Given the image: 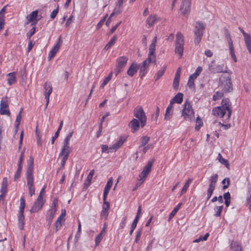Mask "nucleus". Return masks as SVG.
Here are the masks:
<instances>
[{
	"mask_svg": "<svg viewBox=\"0 0 251 251\" xmlns=\"http://www.w3.org/2000/svg\"><path fill=\"white\" fill-rule=\"evenodd\" d=\"M71 152V148L69 145L63 144V148L60 153L59 154V157H62V155L69 156Z\"/></svg>",
	"mask_w": 251,
	"mask_h": 251,
	"instance_id": "23",
	"label": "nucleus"
},
{
	"mask_svg": "<svg viewBox=\"0 0 251 251\" xmlns=\"http://www.w3.org/2000/svg\"><path fill=\"white\" fill-rule=\"evenodd\" d=\"M22 169V167H18L17 171L14 175V180H16L17 179H18L20 177Z\"/></svg>",
	"mask_w": 251,
	"mask_h": 251,
	"instance_id": "47",
	"label": "nucleus"
},
{
	"mask_svg": "<svg viewBox=\"0 0 251 251\" xmlns=\"http://www.w3.org/2000/svg\"><path fill=\"white\" fill-rule=\"evenodd\" d=\"M94 173H95L94 170H92L90 171L88 176H87V180L84 184L86 188L88 187L89 186V185L90 184L91 181V179L92 178L93 175H94Z\"/></svg>",
	"mask_w": 251,
	"mask_h": 251,
	"instance_id": "34",
	"label": "nucleus"
},
{
	"mask_svg": "<svg viewBox=\"0 0 251 251\" xmlns=\"http://www.w3.org/2000/svg\"><path fill=\"white\" fill-rule=\"evenodd\" d=\"M128 59L126 56H121L117 59V65L115 69L116 75L122 71V69L126 66Z\"/></svg>",
	"mask_w": 251,
	"mask_h": 251,
	"instance_id": "11",
	"label": "nucleus"
},
{
	"mask_svg": "<svg viewBox=\"0 0 251 251\" xmlns=\"http://www.w3.org/2000/svg\"><path fill=\"white\" fill-rule=\"evenodd\" d=\"M147 69L141 66L140 73H139V76L141 78H142L143 77V76H144L145 75H146V74L147 73Z\"/></svg>",
	"mask_w": 251,
	"mask_h": 251,
	"instance_id": "49",
	"label": "nucleus"
},
{
	"mask_svg": "<svg viewBox=\"0 0 251 251\" xmlns=\"http://www.w3.org/2000/svg\"><path fill=\"white\" fill-rule=\"evenodd\" d=\"M7 81L8 84L11 85L14 83L16 81V73L15 72L10 73L7 74Z\"/></svg>",
	"mask_w": 251,
	"mask_h": 251,
	"instance_id": "24",
	"label": "nucleus"
},
{
	"mask_svg": "<svg viewBox=\"0 0 251 251\" xmlns=\"http://www.w3.org/2000/svg\"><path fill=\"white\" fill-rule=\"evenodd\" d=\"M240 31L243 34L244 37L245 42L247 47V48H251V35L245 32V31L241 28L239 27Z\"/></svg>",
	"mask_w": 251,
	"mask_h": 251,
	"instance_id": "16",
	"label": "nucleus"
},
{
	"mask_svg": "<svg viewBox=\"0 0 251 251\" xmlns=\"http://www.w3.org/2000/svg\"><path fill=\"white\" fill-rule=\"evenodd\" d=\"M140 67V65L132 63L129 67L127 74L130 76H133L136 74Z\"/></svg>",
	"mask_w": 251,
	"mask_h": 251,
	"instance_id": "20",
	"label": "nucleus"
},
{
	"mask_svg": "<svg viewBox=\"0 0 251 251\" xmlns=\"http://www.w3.org/2000/svg\"><path fill=\"white\" fill-rule=\"evenodd\" d=\"M226 111H227L226 109L221 106L215 107L212 110L214 115L218 116L222 118L225 115Z\"/></svg>",
	"mask_w": 251,
	"mask_h": 251,
	"instance_id": "19",
	"label": "nucleus"
},
{
	"mask_svg": "<svg viewBox=\"0 0 251 251\" xmlns=\"http://www.w3.org/2000/svg\"><path fill=\"white\" fill-rule=\"evenodd\" d=\"M134 116L140 120L141 126L143 127L146 124L147 118L142 107H140L134 111Z\"/></svg>",
	"mask_w": 251,
	"mask_h": 251,
	"instance_id": "8",
	"label": "nucleus"
},
{
	"mask_svg": "<svg viewBox=\"0 0 251 251\" xmlns=\"http://www.w3.org/2000/svg\"><path fill=\"white\" fill-rule=\"evenodd\" d=\"M172 116V113L171 112L170 110H166L165 114V119L166 120H169Z\"/></svg>",
	"mask_w": 251,
	"mask_h": 251,
	"instance_id": "56",
	"label": "nucleus"
},
{
	"mask_svg": "<svg viewBox=\"0 0 251 251\" xmlns=\"http://www.w3.org/2000/svg\"><path fill=\"white\" fill-rule=\"evenodd\" d=\"M59 6L58 5L57 8L54 9L50 14V18L53 19H54L57 15L58 12Z\"/></svg>",
	"mask_w": 251,
	"mask_h": 251,
	"instance_id": "52",
	"label": "nucleus"
},
{
	"mask_svg": "<svg viewBox=\"0 0 251 251\" xmlns=\"http://www.w3.org/2000/svg\"><path fill=\"white\" fill-rule=\"evenodd\" d=\"M44 191V189H42L40 191L37 200L34 202L33 205L30 210V212L31 213L37 212L42 208L45 202V201L44 200L42 196V194Z\"/></svg>",
	"mask_w": 251,
	"mask_h": 251,
	"instance_id": "6",
	"label": "nucleus"
},
{
	"mask_svg": "<svg viewBox=\"0 0 251 251\" xmlns=\"http://www.w3.org/2000/svg\"><path fill=\"white\" fill-rule=\"evenodd\" d=\"M117 39V36L116 35H114L113 37L111 39L109 42L105 45L104 49L105 50H108L110 49L115 43L116 40Z\"/></svg>",
	"mask_w": 251,
	"mask_h": 251,
	"instance_id": "31",
	"label": "nucleus"
},
{
	"mask_svg": "<svg viewBox=\"0 0 251 251\" xmlns=\"http://www.w3.org/2000/svg\"><path fill=\"white\" fill-rule=\"evenodd\" d=\"M191 0H182L180 10L181 14L183 16L188 15L190 12Z\"/></svg>",
	"mask_w": 251,
	"mask_h": 251,
	"instance_id": "12",
	"label": "nucleus"
},
{
	"mask_svg": "<svg viewBox=\"0 0 251 251\" xmlns=\"http://www.w3.org/2000/svg\"><path fill=\"white\" fill-rule=\"evenodd\" d=\"M73 133H74L73 131H71L69 133V134L65 138V139L63 142V144L69 145V141H70L71 137H72Z\"/></svg>",
	"mask_w": 251,
	"mask_h": 251,
	"instance_id": "45",
	"label": "nucleus"
},
{
	"mask_svg": "<svg viewBox=\"0 0 251 251\" xmlns=\"http://www.w3.org/2000/svg\"><path fill=\"white\" fill-rule=\"evenodd\" d=\"M65 215V211L64 213L62 212L61 214L58 217L55 222V231L57 232L62 226V222L64 221V216Z\"/></svg>",
	"mask_w": 251,
	"mask_h": 251,
	"instance_id": "21",
	"label": "nucleus"
},
{
	"mask_svg": "<svg viewBox=\"0 0 251 251\" xmlns=\"http://www.w3.org/2000/svg\"><path fill=\"white\" fill-rule=\"evenodd\" d=\"M113 185V178L110 177L108 179V181L104 188H111Z\"/></svg>",
	"mask_w": 251,
	"mask_h": 251,
	"instance_id": "60",
	"label": "nucleus"
},
{
	"mask_svg": "<svg viewBox=\"0 0 251 251\" xmlns=\"http://www.w3.org/2000/svg\"><path fill=\"white\" fill-rule=\"evenodd\" d=\"M167 68L166 66H164L162 69L159 70L155 75L154 78L155 80L159 79L165 73L166 69Z\"/></svg>",
	"mask_w": 251,
	"mask_h": 251,
	"instance_id": "33",
	"label": "nucleus"
},
{
	"mask_svg": "<svg viewBox=\"0 0 251 251\" xmlns=\"http://www.w3.org/2000/svg\"><path fill=\"white\" fill-rule=\"evenodd\" d=\"M156 15H151L146 20V23L149 25L148 27H151L154 25L156 20Z\"/></svg>",
	"mask_w": 251,
	"mask_h": 251,
	"instance_id": "27",
	"label": "nucleus"
},
{
	"mask_svg": "<svg viewBox=\"0 0 251 251\" xmlns=\"http://www.w3.org/2000/svg\"><path fill=\"white\" fill-rule=\"evenodd\" d=\"M179 79H174L173 87L174 89H175V90L178 89V86H179Z\"/></svg>",
	"mask_w": 251,
	"mask_h": 251,
	"instance_id": "59",
	"label": "nucleus"
},
{
	"mask_svg": "<svg viewBox=\"0 0 251 251\" xmlns=\"http://www.w3.org/2000/svg\"><path fill=\"white\" fill-rule=\"evenodd\" d=\"M155 47L156 45L151 44L149 47V53H150V54H155Z\"/></svg>",
	"mask_w": 251,
	"mask_h": 251,
	"instance_id": "55",
	"label": "nucleus"
},
{
	"mask_svg": "<svg viewBox=\"0 0 251 251\" xmlns=\"http://www.w3.org/2000/svg\"><path fill=\"white\" fill-rule=\"evenodd\" d=\"M231 248L233 251H243L241 247L235 242L231 244Z\"/></svg>",
	"mask_w": 251,
	"mask_h": 251,
	"instance_id": "39",
	"label": "nucleus"
},
{
	"mask_svg": "<svg viewBox=\"0 0 251 251\" xmlns=\"http://www.w3.org/2000/svg\"><path fill=\"white\" fill-rule=\"evenodd\" d=\"M26 177L27 184L28 188H32L34 187V178L33 176V172L26 171Z\"/></svg>",
	"mask_w": 251,
	"mask_h": 251,
	"instance_id": "17",
	"label": "nucleus"
},
{
	"mask_svg": "<svg viewBox=\"0 0 251 251\" xmlns=\"http://www.w3.org/2000/svg\"><path fill=\"white\" fill-rule=\"evenodd\" d=\"M218 159H219V161L220 163H221L222 164L225 165L226 166V167L228 169H229V163L228 162V161H227V160L225 159V158H223L222 157V156L221 155V153H219L218 154Z\"/></svg>",
	"mask_w": 251,
	"mask_h": 251,
	"instance_id": "32",
	"label": "nucleus"
},
{
	"mask_svg": "<svg viewBox=\"0 0 251 251\" xmlns=\"http://www.w3.org/2000/svg\"><path fill=\"white\" fill-rule=\"evenodd\" d=\"M218 177V176L217 174H215L211 176L209 188H215Z\"/></svg>",
	"mask_w": 251,
	"mask_h": 251,
	"instance_id": "28",
	"label": "nucleus"
},
{
	"mask_svg": "<svg viewBox=\"0 0 251 251\" xmlns=\"http://www.w3.org/2000/svg\"><path fill=\"white\" fill-rule=\"evenodd\" d=\"M222 182L224 184L223 188H227L229 184L230 180L228 178H225Z\"/></svg>",
	"mask_w": 251,
	"mask_h": 251,
	"instance_id": "51",
	"label": "nucleus"
},
{
	"mask_svg": "<svg viewBox=\"0 0 251 251\" xmlns=\"http://www.w3.org/2000/svg\"><path fill=\"white\" fill-rule=\"evenodd\" d=\"M45 90V98L46 100L45 108H47L49 103L50 96L52 92V88L50 83L46 82L44 85Z\"/></svg>",
	"mask_w": 251,
	"mask_h": 251,
	"instance_id": "13",
	"label": "nucleus"
},
{
	"mask_svg": "<svg viewBox=\"0 0 251 251\" xmlns=\"http://www.w3.org/2000/svg\"><path fill=\"white\" fill-rule=\"evenodd\" d=\"M184 45V39L183 34L178 32L176 35L175 41V53L178 55L179 58H181L183 54Z\"/></svg>",
	"mask_w": 251,
	"mask_h": 251,
	"instance_id": "1",
	"label": "nucleus"
},
{
	"mask_svg": "<svg viewBox=\"0 0 251 251\" xmlns=\"http://www.w3.org/2000/svg\"><path fill=\"white\" fill-rule=\"evenodd\" d=\"M126 140V139L125 138L123 139V137H121L118 141L109 148V150H113L114 151H116L123 145Z\"/></svg>",
	"mask_w": 251,
	"mask_h": 251,
	"instance_id": "22",
	"label": "nucleus"
},
{
	"mask_svg": "<svg viewBox=\"0 0 251 251\" xmlns=\"http://www.w3.org/2000/svg\"><path fill=\"white\" fill-rule=\"evenodd\" d=\"M38 15V10H35L32 12L30 14L28 15L26 17V19L28 22H33L35 18L37 17Z\"/></svg>",
	"mask_w": 251,
	"mask_h": 251,
	"instance_id": "30",
	"label": "nucleus"
},
{
	"mask_svg": "<svg viewBox=\"0 0 251 251\" xmlns=\"http://www.w3.org/2000/svg\"><path fill=\"white\" fill-rule=\"evenodd\" d=\"M57 203V199L54 198L53 199V200L52 201L51 205L50 208V209L56 210V211L57 210V209H56Z\"/></svg>",
	"mask_w": 251,
	"mask_h": 251,
	"instance_id": "53",
	"label": "nucleus"
},
{
	"mask_svg": "<svg viewBox=\"0 0 251 251\" xmlns=\"http://www.w3.org/2000/svg\"><path fill=\"white\" fill-rule=\"evenodd\" d=\"M246 203L247 205H249V208L250 212H251V195L247 197Z\"/></svg>",
	"mask_w": 251,
	"mask_h": 251,
	"instance_id": "64",
	"label": "nucleus"
},
{
	"mask_svg": "<svg viewBox=\"0 0 251 251\" xmlns=\"http://www.w3.org/2000/svg\"><path fill=\"white\" fill-rule=\"evenodd\" d=\"M0 113L1 115H6L8 116L10 115V112L8 109V98L5 96L2 98L0 104Z\"/></svg>",
	"mask_w": 251,
	"mask_h": 251,
	"instance_id": "9",
	"label": "nucleus"
},
{
	"mask_svg": "<svg viewBox=\"0 0 251 251\" xmlns=\"http://www.w3.org/2000/svg\"><path fill=\"white\" fill-rule=\"evenodd\" d=\"M202 124H203V123H202L201 120V118L200 117H197V121H196V125L195 126L196 130H197V131L199 130L200 127L202 126Z\"/></svg>",
	"mask_w": 251,
	"mask_h": 251,
	"instance_id": "43",
	"label": "nucleus"
},
{
	"mask_svg": "<svg viewBox=\"0 0 251 251\" xmlns=\"http://www.w3.org/2000/svg\"><path fill=\"white\" fill-rule=\"evenodd\" d=\"M23 109L22 108L19 112V114L17 116L15 123H20L22 120V113L23 112Z\"/></svg>",
	"mask_w": 251,
	"mask_h": 251,
	"instance_id": "57",
	"label": "nucleus"
},
{
	"mask_svg": "<svg viewBox=\"0 0 251 251\" xmlns=\"http://www.w3.org/2000/svg\"><path fill=\"white\" fill-rule=\"evenodd\" d=\"M183 94L177 93L172 100L174 103H181L183 101Z\"/></svg>",
	"mask_w": 251,
	"mask_h": 251,
	"instance_id": "26",
	"label": "nucleus"
},
{
	"mask_svg": "<svg viewBox=\"0 0 251 251\" xmlns=\"http://www.w3.org/2000/svg\"><path fill=\"white\" fill-rule=\"evenodd\" d=\"M33 162L34 158L32 156H30L29 157L27 162V170L26 171H33Z\"/></svg>",
	"mask_w": 251,
	"mask_h": 251,
	"instance_id": "29",
	"label": "nucleus"
},
{
	"mask_svg": "<svg viewBox=\"0 0 251 251\" xmlns=\"http://www.w3.org/2000/svg\"><path fill=\"white\" fill-rule=\"evenodd\" d=\"M205 29V26L200 22H197L194 30V43L196 45H199L201 42V38Z\"/></svg>",
	"mask_w": 251,
	"mask_h": 251,
	"instance_id": "2",
	"label": "nucleus"
},
{
	"mask_svg": "<svg viewBox=\"0 0 251 251\" xmlns=\"http://www.w3.org/2000/svg\"><path fill=\"white\" fill-rule=\"evenodd\" d=\"M108 211H105L101 210L100 212V218L102 219L106 220L108 215Z\"/></svg>",
	"mask_w": 251,
	"mask_h": 251,
	"instance_id": "54",
	"label": "nucleus"
},
{
	"mask_svg": "<svg viewBox=\"0 0 251 251\" xmlns=\"http://www.w3.org/2000/svg\"><path fill=\"white\" fill-rule=\"evenodd\" d=\"M224 206H215L214 208V211L215 213L214 214V216L215 217H220L221 215L222 211L223 209Z\"/></svg>",
	"mask_w": 251,
	"mask_h": 251,
	"instance_id": "36",
	"label": "nucleus"
},
{
	"mask_svg": "<svg viewBox=\"0 0 251 251\" xmlns=\"http://www.w3.org/2000/svg\"><path fill=\"white\" fill-rule=\"evenodd\" d=\"M107 16L108 14H106L102 19L100 20L97 25V29L100 28L102 26L106 20V19L107 18Z\"/></svg>",
	"mask_w": 251,
	"mask_h": 251,
	"instance_id": "50",
	"label": "nucleus"
},
{
	"mask_svg": "<svg viewBox=\"0 0 251 251\" xmlns=\"http://www.w3.org/2000/svg\"><path fill=\"white\" fill-rule=\"evenodd\" d=\"M224 96V93L221 92H217L213 96V100L214 101L220 99Z\"/></svg>",
	"mask_w": 251,
	"mask_h": 251,
	"instance_id": "44",
	"label": "nucleus"
},
{
	"mask_svg": "<svg viewBox=\"0 0 251 251\" xmlns=\"http://www.w3.org/2000/svg\"><path fill=\"white\" fill-rule=\"evenodd\" d=\"M150 137L147 136H144L141 137L140 140L141 145L140 147L145 146L149 141Z\"/></svg>",
	"mask_w": 251,
	"mask_h": 251,
	"instance_id": "37",
	"label": "nucleus"
},
{
	"mask_svg": "<svg viewBox=\"0 0 251 251\" xmlns=\"http://www.w3.org/2000/svg\"><path fill=\"white\" fill-rule=\"evenodd\" d=\"M68 157L69 156H67L62 155V157H60L61 159V167H63L64 166L65 163L68 158Z\"/></svg>",
	"mask_w": 251,
	"mask_h": 251,
	"instance_id": "58",
	"label": "nucleus"
},
{
	"mask_svg": "<svg viewBox=\"0 0 251 251\" xmlns=\"http://www.w3.org/2000/svg\"><path fill=\"white\" fill-rule=\"evenodd\" d=\"M7 179L4 177L2 180L1 188H7Z\"/></svg>",
	"mask_w": 251,
	"mask_h": 251,
	"instance_id": "63",
	"label": "nucleus"
},
{
	"mask_svg": "<svg viewBox=\"0 0 251 251\" xmlns=\"http://www.w3.org/2000/svg\"><path fill=\"white\" fill-rule=\"evenodd\" d=\"M25 207V201L23 197L20 199V205L18 214L19 227L22 230L25 225L24 211Z\"/></svg>",
	"mask_w": 251,
	"mask_h": 251,
	"instance_id": "5",
	"label": "nucleus"
},
{
	"mask_svg": "<svg viewBox=\"0 0 251 251\" xmlns=\"http://www.w3.org/2000/svg\"><path fill=\"white\" fill-rule=\"evenodd\" d=\"M154 162V160L152 159L150 160L147 165L143 168V171L139 176L140 178L139 181L141 183H143L147 177L148 175L151 172V167Z\"/></svg>",
	"mask_w": 251,
	"mask_h": 251,
	"instance_id": "7",
	"label": "nucleus"
},
{
	"mask_svg": "<svg viewBox=\"0 0 251 251\" xmlns=\"http://www.w3.org/2000/svg\"><path fill=\"white\" fill-rule=\"evenodd\" d=\"M181 205V203H178L173 210V211L171 212V213L170 214L169 218V219H171L176 214V213L177 212L179 208H180Z\"/></svg>",
	"mask_w": 251,
	"mask_h": 251,
	"instance_id": "35",
	"label": "nucleus"
},
{
	"mask_svg": "<svg viewBox=\"0 0 251 251\" xmlns=\"http://www.w3.org/2000/svg\"><path fill=\"white\" fill-rule=\"evenodd\" d=\"M220 81L223 87V91L225 93L230 92L232 91V84L231 78L229 75H222L220 78Z\"/></svg>",
	"mask_w": 251,
	"mask_h": 251,
	"instance_id": "4",
	"label": "nucleus"
},
{
	"mask_svg": "<svg viewBox=\"0 0 251 251\" xmlns=\"http://www.w3.org/2000/svg\"><path fill=\"white\" fill-rule=\"evenodd\" d=\"M182 116L186 120L192 121L194 120V112L189 101H185L184 104Z\"/></svg>",
	"mask_w": 251,
	"mask_h": 251,
	"instance_id": "3",
	"label": "nucleus"
},
{
	"mask_svg": "<svg viewBox=\"0 0 251 251\" xmlns=\"http://www.w3.org/2000/svg\"><path fill=\"white\" fill-rule=\"evenodd\" d=\"M31 25H33V27L26 34V36L29 40L30 39L31 37L34 34L36 31L35 25L31 24Z\"/></svg>",
	"mask_w": 251,
	"mask_h": 251,
	"instance_id": "41",
	"label": "nucleus"
},
{
	"mask_svg": "<svg viewBox=\"0 0 251 251\" xmlns=\"http://www.w3.org/2000/svg\"><path fill=\"white\" fill-rule=\"evenodd\" d=\"M202 70V67L199 66L195 72L190 76L187 85L191 89H195L194 80L199 75Z\"/></svg>",
	"mask_w": 251,
	"mask_h": 251,
	"instance_id": "10",
	"label": "nucleus"
},
{
	"mask_svg": "<svg viewBox=\"0 0 251 251\" xmlns=\"http://www.w3.org/2000/svg\"><path fill=\"white\" fill-rule=\"evenodd\" d=\"M56 210H50L49 209L46 215V220L48 221L49 223H51L52 219L54 218V216L56 212Z\"/></svg>",
	"mask_w": 251,
	"mask_h": 251,
	"instance_id": "25",
	"label": "nucleus"
},
{
	"mask_svg": "<svg viewBox=\"0 0 251 251\" xmlns=\"http://www.w3.org/2000/svg\"><path fill=\"white\" fill-rule=\"evenodd\" d=\"M35 134H36V137L37 139V142L38 145H42V140H41V137L39 133V131L38 129V125H37L36 129H35Z\"/></svg>",
	"mask_w": 251,
	"mask_h": 251,
	"instance_id": "40",
	"label": "nucleus"
},
{
	"mask_svg": "<svg viewBox=\"0 0 251 251\" xmlns=\"http://www.w3.org/2000/svg\"><path fill=\"white\" fill-rule=\"evenodd\" d=\"M147 60V61L150 62L151 63H155L156 62V55L155 54H150V53H149L148 58L146 59Z\"/></svg>",
	"mask_w": 251,
	"mask_h": 251,
	"instance_id": "38",
	"label": "nucleus"
},
{
	"mask_svg": "<svg viewBox=\"0 0 251 251\" xmlns=\"http://www.w3.org/2000/svg\"><path fill=\"white\" fill-rule=\"evenodd\" d=\"M122 11V9L120 7H116L115 9L114 10L113 12L110 14L109 18L111 19V18L115 15V14H119L121 13Z\"/></svg>",
	"mask_w": 251,
	"mask_h": 251,
	"instance_id": "46",
	"label": "nucleus"
},
{
	"mask_svg": "<svg viewBox=\"0 0 251 251\" xmlns=\"http://www.w3.org/2000/svg\"><path fill=\"white\" fill-rule=\"evenodd\" d=\"M109 208H110L109 202L107 201H103V204L102 205V210L105 211H108Z\"/></svg>",
	"mask_w": 251,
	"mask_h": 251,
	"instance_id": "48",
	"label": "nucleus"
},
{
	"mask_svg": "<svg viewBox=\"0 0 251 251\" xmlns=\"http://www.w3.org/2000/svg\"><path fill=\"white\" fill-rule=\"evenodd\" d=\"M142 229H139L137 231V232L136 233V235L135 240V241L136 243H138V241L139 240V239L141 237V234H142Z\"/></svg>",
	"mask_w": 251,
	"mask_h": 251,
	"instance_id": "61",
	"label": "nucleus"
},
{
	"mask_svg": "<svg viewBox=\"0 0 251 251\" xmlns=\"http://www.w3.org/2000/svg\"><path fill=\"white\" fill-rule=\"evenodd\" d=\"M229 49V50H230V53L231 57L232 58V59L234 60V61L235 62H237L236 57V55H235V54L234 53V48H232V49L230 48V49Z\"/></svg>",
	"mask_w": 251,
	"mask_h": 251,
	"instance_id": "62",
	"label": "nucleus"
},
{
	"mask_svg": "<svg viewBox=\"0 0 251 251\" xmlns=\"http://www.w3.org/2000/svg\"><path fill=\"white\" fill-rule=\"evenodd\" d=\"M221 107L225 108L227 111L226 119H228L230 117L232 112L231 104L229 99L228 98L223 99Z\"/></svg>",
	"mask_w": 251,
	"mask_h": 251,
	"instance_id": "14",
	"label": "nucleus"
},
{
	"mask_svg": "<svg viewBox=\"0 0 251 251\" xmlns=\"http://www.w3.org/2000/svg\"><path fill=\"white\" fill-rule=\"evenodd\" d=\"M104 234L100 233L96 237L95 239V245L96 246H98L99 244V243L101 241L102 239L103 238V237Z\"/></svg>",
	"mask_w": 251,
	"mask_h": 251,
	"instance_id": "42",
	"label": "nucleus"
},
{
	"mask_svg": "<svg viewBox=\"0 0 251 251\" xmlns=\"http://www.w3.org/2000/svg\"><path fill=\"white\" fill-rule=\"evenodd\" d=\"M212 63L209 65V70L212 73H220L224 72V64L218 65L216 66H214L212 65Z\"/></svg>",
	"mask_w": 251,
	"mask_h": 251,
	"instance_id": "18",
	"label": "nucleus"
},
{
	"mask_svg": "<svg viewBox=\"0 0 251 251\" xmlns=\"http://www.w3.org/2000/svg\"><path fill=\"white\" fill-rule=\"evenodd\" d=\"M128 126L131 128V131L135 133L139 130L140 127L139 120L136 119H132L128 124Z\"/></svg>",
	"mask_w": 251,
	"mask_h": 251,
	"instance_id": "15",
	"label": "nucleus"
}]
</instances>
